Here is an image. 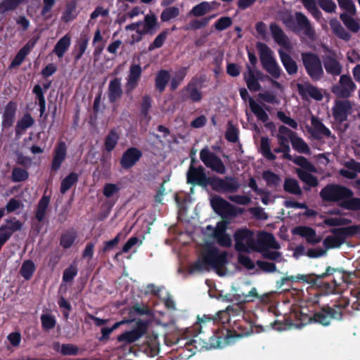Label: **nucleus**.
Masks as SVG:
<instances>
[{
	"label": "nucleus",
	"mask_w": 360,
	"mask_h": 360,
	"mask_svg": "<svg viewBox=\"0 0 360 360\" xmlns=\"http://www.w3.org/2000/svg\"><path fill=\"white\" fill-rule=\"evenodd\" d=\"M282 22L288 29L295 33L302 31L304 34L309 38H313L315 35V31L310 21L302 12H295V18L290 14L283 17Z\"/></svg>",
	"instance_id": "39448f33"
},
{
	"label": "nucleus",
	"mask_w": 360,
	"mask_h": 360,
	"mask_svg": "<svg viewBox=\"0 0 360 360\" xmlns=\"http://www.w3.org/2000/svg\"><path fill=\"white\" fill-rule=\"evenodd\" d=\"M146 326L142 322H139L136 328L126 331L117 336V342H123L124 345L131 344L140 338H141L146 333Z\"/></svg>",
	"instance_id": "6ab92c4d"
},
{
	"label": "nucleus",
	"mask_w": 360,
	"mask_h": 360,
	"mask_svg": "<svg viewBox=\"0 0 360 360\" xmlns=\"http://www.w3.org/2000/svg\"><path fill=\"white\" fill-rule=\"evenodd\" d=\"M70 44L71 37L69 34H66L57 41L54 46L53 52L58 58H62L68 50Z\"/></svg>",
	"instance_id": "58836bf2"
},
{
	"label": "nucleus",
	"mask_w": 360,
	"mask_h": 360,
	"mask_svg": "<svg viewBox=\"0 0 360 360\" xmlns=\"http://www.w3.org/2000/svg\"><path fill=\"white\" fill-rule=\"evenodd\" d=\"M79 180V174L76 172H72L67 175L60 183V192L62 194L66 193Z\"/></svg>",
	"instance_id": "37998d69"
},
{
	"label": "nucleus",
	"mask_w": 360,
	"mask_h": 360,
	"mask_svg": "<svg viewBox=\"0 0 360 360\" xmlns=\"http://www.w3.org/2000/svg\"><path fill=\"white\" fill-rule=\"evenodd\" d=\"M76 16V4L74 1L68 3L61 17L63 21L68 22L73 20Z\"/></svg>",
	"instance_id": "13d9d810"
},
{
	"label": "nucleus",
	"mask_w": 360,
	"mask_h": 360,
	"mask_svg": "<svg viewBox=\"0 0 360 360\" xmlns=\"http://www.w3.org/2000/svg\"><path fill=\"white\" fill-rule=\"evenodd\" d=\"M247 72L243 74L244 79L247 86L250 91L255 92L261 89V85L259 82V77L262 75L259 70L255 71L248 64H246Z\"/></svg>",
	"instance_id": "5701e85b"
},
{
	"label": "nucleus",
	"mask_w": 360,
	"mask_h": 360,
	"mask_svg": "<svg viewBox=\"0 0 360 360\" xmlns=\"http://www.w3.org/2000/svg\"><path fill=\"white\" fill-rule=\"evenodd\" d=\"M322 65H323L326 72L329 75L338 76L342 72V67L334 56H323L322 57Z\"/></svg>",
	"instance_id": "393cba45"
},
{
	"label": "nucleus",
	"mask_w": 360,
	"mask_h": 360,
	"mask_svg": "<svg viewBox=\"0 0 360 360\" xmlns=\"http://www.w3.org/2000/svg\"><path fill=\"white\" fill-rule=\"evenodd\" d=\"M18 105L15 101H9L6 106L2 114L1 127L3 129L11 128L15 120Z\"/></svg>",
	"instance_id": "4be33fe9"
},
{
	"label": "nucleus",
	"mask_w": 360,
	"mask_h": 360,
	"mask_svg": "<svg viewBox=\"0 0 360 360\" xmlns=\"http://www.w3.org/2000/svg\"><path fill=\"white\" fill-rule=\"evenodd\" d=\"M53 349L60 352L65 356H75L79 353V347L73 344H62L56 342L53 344Z\"/></svg>",
	"instance_id": "c03bdc74"
},
{
	"label": "nucleus",
	"mask_w": 360,
	"mask_h": 360,
	"mask_svg": "<svg viewBox=\"0 0 360 360\" xmlns=\"http://www.w3.org/2000/svg\"><path fill=\"white\" fill-rule=\"evenodd\" d=\"M143 27L141 30H136V33L141 35H153L159 27L158 18L154 13L147 14L144 17Z\"/></svg>",
	"instance_id": "bb28decb"
},
{
	"label": "nucleus",
	"mask_w": 360,
	"mask_h": 360,
	"mask_svg": "<svg viewBox=\"0 0 360 360\" xmlns=\"http://www.w3.org/2000/svg\"><path fill=\"white\" fill-rule=\"evenodd\" d=\"M329 25L333 34L338 38L346 41L350 40L352 37L351 34L342 26L337 18H334L330 19Z\"/></svg>",
	"instance_id": "c9c22d12"
},
{
	"label": "nucleus",
	"mask_w": 360,
	"mask_h": 360,
	"mask_svg": "<svg viewBox=\"0 0 360 360\" xmlns=\"http://www.w3.org/2000/svg\"><path fill=\"white\" fill-rule=\"evenodd\" d=\"M142 68L139 64H132L129 68L126 88L128 91L134 89L141 76Z\"/></svg>",
	"instance_id": "c756f323"
},
{
	"label": "nucleus",
	"mask_w": 360,
	"mask_h": 360,
	"mask_svg": "<svg viewBox=\"0 0 360 360\" xmlns=\"http://www.w3.org/2000/svg\"><path fill=\"white\" fill-rule=\"evenodd\" d=\"M120 135L115 129L109 131L104 139V148L108 153L112 152L117 145Z\"/></svg>",
	"instance_id": "a19ab883"
},
{
	"label": "nucleus",
	"mask_w": 360,
	"mask_h": 360,
	"mask_svg": "<svg viewBox=\"0 0 360 360\" xmlns=\"http://www.w3.org/2000/svg\"><path fill=\"white\" fill-rule=\"evenodd\" d=\"M126 321H121L115 323L111 327H103L101 330V336L98 338L100 342H107L110 339V334Z\"/></svg>",
	"instance_id": "052dcab7"
},
{
	"label": "nucleus",
	"mask_w": 360,
	"mask_h": 360,
	"mask_svg": "<svg viewBox=\"0 0 360 360\" xmlns=\"http://www.w3.org/2000/svg\"><path fill=\"white\" fill-rule=\"evenodd\" d=\"M27 0H2L0 3V12L15 10L20 4L27 3Z\"/></svg>",
	"instance_id": "6e6d98bb"
},
{
	"label": "nucleus",
	"mask_w": 360,
	"mask_h": 360,
	"mask_svg": "<svg viewBox=\"0 0 360 360\" xmlns=\"http://www.w3.org/2000/svg\"><path fill=\"white\" fill-rule=\"evenodd\" d=\"M186 74V68H182L176 72L175 76L172 79L170 83V89L172 91H174L178 88L181 82L184 79Z\"/></svg>",
	"instance_id": "69168bd1"
},
{
	"label": "nucleus",
	"mask_w": 360,
	"mask_h": 360,
	"mask_svg": "<svg viewBox=\"0 0 360 360\" xmlns=\"http://www.w3.org/2000/svg\"><path fill=\"white\" fill-rule=\"evenodd\" d=\"M301 58L305 71L311 79L314 82L321 80L324 75V71L320 57L309 51L302 53Z\"/></svg>",
	"instance_id": "1a4fd4ad"
},
{
	"label": "nucleus",
	"mask_w": 360,
	"mask_h": 360,
	"mask_svg": "<svg viewBox=\"0 0 360 360\" xmlns=\"http://www.w3.org/2000/svg\"><path fill=\"white\" fill-rule=\"evenodd\" d=\"M35 271L36 266L34 262L31 259H27L23 262L20 269V274L25 280L28 281L31 279Z\"/></svg>",
	"instance_id": "09e8293b"
},
{
	"label": "nucleus",
	"mask_w": 360,
	"mask_h": 360,
	"mask_svg": "<svg viewBox=\"0 0 360 360\" xmlns=\"http://www.w3.org/2000/svg\"><path fill=\"white\" fill-rule=\"evenodd\" d=\"M359 226L354 225L342 228H334L330 230L333 236H327L323 242L326 250L339 248L347 238L352 237L359 231Z\"/></svg>",
	"instance_id": "6e6552de"
},
{
	"label": "nucleus",
	"mask_w": 360,
	"mask_h": 360,
	"mask_svg": "<svg viewBox=\"0 0 360 360\" xmlns=\"http://www.w3.org/2000/svg\"><path fill=\"white\" fill-rule=\"evenodd\" d=\"M233 296L236 300L241 303L254 302L256 299L259 297L256 288H252L247 294L244 292H237L234 294Z\"/></svg>",
	"instance_id": "3c124183"
},
{
	"label": "nucleus",
	"mask_w": 360,
	"mask_h": 360,
	"mask_svg": "<svg viewBox=\"0 0 360 360\" xmlns=\"http://www.w3.org/2000/svg\"><path fill=\"white\" fill-rule=\"evenodd\" d=\"M292 148L298 153L308 154L310 152L309 146L306 142L297 134L290 140Z\"/></svg>",
	"instance_id": "5fc2aeb1"
},
{
	"label": "nucleus",
	"mask_w": 360,
	"mask_h": 360,
	"mask_svg": "<svg viewBox=\"0 0 360 360\" xmlns=\"http://www.w3.org/2000/svg\"><path fill=\"white\" fill-rule=\"evenodd\" d=\"M352 108L351 103L348 100L336 102L333 108V117L336 120L344 122L347 119Z\"/></svg>",
	"instance_id": "cd10ccee"
},
{
	"label": "nucleus",
	"mask_w": 360,
	"mask_h": 360,
	"mask_svg": "<svg viewBox=\"0 0 360 360\" xmlns=\"http://www.w3.org/2000/svg\"><path fill=\"white\" fill-rule=\"evenodd\" d=\"M89 41V37L86 34H81L80 37L77 40L74 51V58L76 62L80 60L85 53Z\"/></svg>",
	"instance_id": "f704fd0d"
},
{
	"label": "nucleus",
	"mask_w": 360,
	"mask_h": 360,
	"mask_svg": "<svg viewBox=\"0 0 360 360\" xmlns=\"http://www.w3.org/2000/svg\"><path fill=\"white\" fill-rule=\"evenodd\" d=\"M259 152L268 160L274 161L276 155L271 152V140L268 136H262L259 143Z\"/></svg>",
	"instance_id": "4c0bfd02"
},
{
	"label": "nucleus",
	"mask_w": 360,
	"mask_h": 360,
	"mask_svg": "<svg viewBox=\"0 0 360 360\" xmlns=\"http://www.w3.org/2000/svg\"><path fill=\"white\" fill-rule=\"evenodd\" d=\"M279 56L286 72L290 75H295L298 71V66L291 56L282 50L278 51Z\"/></svg>",
	"instance_id": "473e14b6"
},
{
	"label": "nucleus",
	"mask_w": 360,
	"mask_h": 360,
	"mask_svg": "<svg viewBox=\"0 0 360 360\" xmlns=\"http://www.w3.org/2000/svg\"><path fill=\"white\" fill-rule=\"evenodd\" d=\"M297 174L300 179L305 183L307 186L310 187H316L318 186V179L311 173L300 169L297 170Z\"/></svg>",
	"instance_id": "603ef678"
},
{
	"label": "nucleus",
	"mask_w": 360,
	"mask_h": 360,
	"mask_svg": "<svg viewBox=\"0 0 360 360\" xmlns=\"http://www.w3.org/2000/svg\"><path fill=\"white\" fill-rule=\"evenodd\" d=\"M77 238V233L75 229H72L70 230H68L61 234L60 238V245L64 249H68L72 247Z\"/></svg>",
	"instance_id": "79ce46f5"
},
{
	"label": "nucleus",
	"mask_w": 360,
	"mask_h": 360,
	"mask_svg": "<svg viewBox=\"0 0 360 360\" xmlns=\"http://www.w3.org/2000/svg\"><path fill=\"white\" fill-rule=\"evenodd\" d=\"M143 27L141 30H136V33L141 35H153L159 27L158 18L154 13L147 14L144 17Z\"/></svg>",
	"instance_id": "a878e982"
},
{
	"label": "nucleus",
	"mask_w": 360,
	"mask_h": 360,
	"mask_svg": "<svg viewBox=\"0 0 360 360\" xmlns=\"http://www.w3.org/2000/svg\"><path fill=\"white\" fill-rule=\"evenodd\" d=\"M340 18L345 25V27L354 33H356L360 30V25L359 22L355 20L352 15L347 13H342L340 15Z\"/></svg>",
	"instance_id": "49530a36"
},
{
	"label": "nucleus",
	"mask_w": 360,
	"mask_h": 360,
	"mask_svg": "<svg viewBox=\"0 0 360 360\" xmlns=\"http://www.w3.org/2000/svg\"><path fill=\"white\" fill-rule=\"evenodd\" d=\"M30 174L27 169L14 167L11 172V181L14 183L25 181L29 179Z\"/></svg>",
	"instance_id": "8fccbe9b"
},
{
	"label": "nucleus",
	"mask_w": 360,
	"mask_h": 360,
	"mask_svg": "<svg viewBox=\"0 0 360 360\" xmlns=\"http://www.w3.org/2000/svg\"><path fill=\"white\" fill-rule=\"evenodd\" d=\"M278 248V245L277 242L276 241L275 237L274 236L273 241H271L269 245L262 246L261 248H258V250H255V252H258L262 253V255L263 258L273 260V261H278L280 257H281V252L278 251H271L269 250L268 248Z\"/></svg>",
	"instance_id": "2f4dec72"
},
{
	"label": "nucleus",
	"mask_w": 360,
	"mask_h": 360,
	"mask_svg": "<svg viewBox=\"0 0 360 360\" xmlns=\"http://www.w3.org/2000/svg\"><path fill=\"white\" fill-rule=\"evenodd\" d=\"M240 96L241 98L246 101L248 100L249 105L251 109V111L255 115L257 118L262 121V122H265L269 120V117L268 114L265 112V110L260 106L253 98L249 96V94L245 88H241L239 90Z\"/></svg>",
	"instance_id": "f3484780"
},
{
	"label": "nucleus",
	"mask_w": 360,
	"mask_h": 360,
	"mask_svg": "<svg viewBox=\"0 0 360 360\" xmlns=\"http://www.w3.org/2000/svg\"><path fill=\"white\" fill-rule=\"evenodd\" d=\"M186 181L188 184L203 188L210 186L214 191L221 193H236L240 186L235 176H226L224 179L216 175L207 176L205 169L202 165L195 167L192 164L186 173Z\"/></svg>",
	"instance_id": "f03ea898"
},
{
	"label": "nucleus",
	"mask_w": 360,
	"mask_h": 360,
	"mask_svg": "<svg viewBox=\"0 0 360 360\" xmlns=\"http://www.w3.org/2000/svg\"><path fill=\"white\" fill-rule=\"evenodd\" d=\"M142 151L136 147L127 148L120 158V164L122 169H129L133 167L142 157Z\"/></svg>",
	"instance_id": "dca6fc26"
},
{
	"label": "nucleus",
	"mask_w": 360,
	"mask_h": 360,
	"mask_svg": "<svg viewBox=\"0 0 360 360\" xmlns=\"http://www.w3.org/2000/svg\"><path fill=\"white\" fill-rule=\"evenodd\" d=\"M32 92L35 94L36 98L39 102V112L41 116L46 110V100L44 98L43 89L39 84H36L33 88Z\"/></svg>",
	"instance_id": "bf43d9fd"
},
{
	"label": "nucleus",
	"mask_w": 360,
	"mask_h": 360,
	"mask_svg": "<svg viewBox=\"0 0 360 360\" xmlns=\"http://www.w3.org/2000/svg\"><path fill=\"white\" fill-rule=\"evenodd\" d=\"M269 29L274 41L279 45L286 46L289 43V39L283 30L276 22H271Z\"/></svg>",
	"instance_id": "72a5a7b5"
},
{
	"label": "nucleus",
	"mask_w": 360,
	"mask_h": 360,
	"mask_svg": "<svg viewBox=\"0 0 360 360\" xmlns=\"http://www.w3.org/2000/svg\"><path fill=\"white\" fill-rule=\"evenodd\" d=\"M34 124V120L31 114L27 112L17 122L15 127V134L16 138H20L25 131Z\"/></svg>",
	"instance_id": "7c9ffc66"
},
{
	"label": "nucleus",
	"mask_w": 360,
	"mask_h": 360,
	"mask_svg": "<svg viewBox=\"0 0 360 360\" xmlns=\"http://www.w3.org/2000/svg\"><path fill=\"white\" fill-rule=\"evenodd\" d=\"M336 271H340L338 269L328 266L325 272L316 274L314 273L309 274H297V276H290L283 278V281H289L291 282L302 281V283L309 284L311 287L317 289L323 295H329L333 293L335 288L338 285L335 279L333 283L323 281V279L329 276L333 275Z\"/></svg>",
	"instance_id": "20e7f679"
},
{
	"label": "nucleus",
	"mask_w": 360,
	"mask_h": 360,
	"mask_svg": "<svg viewBox=\"0 0 360 360\" xmlns=\"http://www.w3.org/2000/svg\"><path fill=\"white\" fill-rule=\"evenodd\" d=\"M351 189L338 184H328L320 191V196L325 202L343 201L353 196Z\"/></svg>",
	"instance_id": "9b49d317"
},
{
	"label": "nucleus",
	"mask_w": 360,
	"mask_h": 360,
	"mask_svg": "<svg viewBox=\"0 0 360 360\" xmlns=\"http://www.w3.org/2000/svg\"><path fill=\"white\" fill-rule=\"evenodd\" d=\"M217 4V2L212 1L211 4L207 1H202L192 8L189 12L190 15L195 17H201L205 15L213 9L212 5Z\"/></svg>",
	"instance_id": "ea45409f"
},
{
	"label": "nucleus",
	"mask_w": 360,
	"mask_h": 360,
	"mask_svg": "<svg viewBox=\"0 0 360 360\" xmlns=\"http://www.w3.org/2000/svg\"><path fill=\"white\" fill-rule=\"evenodd\" d=\"M278 144L283 150L282 158L288 160H292V157L290 154V147L289 145V139L285 136L277 135Z\"/></svg>",
	"instance_id": "864d4df0"
},
{
	"label": "nucleus",
	"mask_w": 360,
	"mask_h": 360,
	"mask_svg": "<svg viewBox=\"0 0 360 360\" xmlns=\"http://www.w3.org/2000/svg\"><path fill=\"white\" fill-rule=\"evenodd\" d=\"M262 178L269 187H276L280 185L281 181L280 176L271 170L264 171L262 174Z\"/></svg>",
	"instance_id": "4d7b16f0"
},
{
	"label": "nucleus",
	"mask_w": 360,
	"mask_h": 360,
	"mask_svg": "<svg viewBox=\"0 0 360 360\" xmlns=\"http://www.w3.org/2000/svg\"><path fill=\"white\" fill-rule=\"evenodd\" d=\"M311 123L313 128L309 129V132L315 140L319 141L323 139V136L326 138L331 136L332 134L330 130L326 127L318 117L312 116Z\"/></svg>",
	"instance_id": "b1692460"
},
{
	"label": "nucleus",
	"mask_w": 360,
	"mask_h": 360,
	"mask_svg": "<svg viewBox=\"0 0 360 360\" xmlns=\"http://www.w3.org/2000/svg\"><path fill=\"white\" fill-rule=\"evenodd\" d=\"M297 89L299 95L302 99H307V97L319 101L323 99V94L321 90L309 82L304 84L297 83Z\"/></svg>",
	"instance_id": "412c9836"
},
{
	"label": "nucleus",
	"mask_w": 360,
	"mask_h": 360,
	"mask_svg": "<svg viewBox=\"0 0 360 360\" xmlns=\"http://www.w3.org/2000/svg\"><path fill=\"white\" fill-rule=\"evenodd\" d=\"M179 15V9L176 6H171L164 9L160 15L162 22H167L176 18Z\"/></svg>",
	"instance_id": "338daca9"
},
{
	"label": "nucleus",
	"mask_w": 360,
	"mask_h": 360,
	"mask_svg": "<svg viewBox=\"0 0 360 360\" xmlns=\"http://www.w3.org/2000/svg\"><path fill=\"white\" fill-rule=\"evenodd\" d=\"M50 201L51 197L46 195H43L39 200L35 212V218L39 222H41L44 220Z\"/></svg>",
	"instance_id": "e433bc0d"
},
{
	"label": "nucleus",
	"mask_w": 360,
	"mask_h": 360,
	"mask_svg": "<svg viewBox=\"0 0 360 360\" xmlns=\"http://www.w3.org/2000/svg\"><path fill=\"white\" fill-rule=\"evenodd\" d=\"M217 315V316L204 315L202 318L198 317V323L193 326L195 335L193 339L186 342L184 345L186 349L191 352L190 356L204 349L208 350L222 347L223 338L215 333L216 328L213 326L217 321L221 320L220 316H226V313L219 311Z\"/></svg>",
	"instance_id": "f257e3e1"
},
{
	"label": "nucleus",
	"mask_w": 360,
	"mask_h": 360,
	"mask_svg": "<svg viewBox=\"0 0 360 360\" xmlns=\"http://www.w3.org/2000/svg\"><path fill=\"white\" fill-rule=\"evenodd\" d=\"M291 233L294 236L297 235L304 238L309 244L315 245L321 241V237L317 236L316 230L309 226H295L291 230Z\"/></svg>",
	"instance_id": "aec40b11"
},
{
	"label": "nucleus",
	"mask_w": 360,
	"mask_h": 360,
	"mask_svg": "<svg viewBox=\"0 0 360 360\" xmlns=\"http://www.w3.org/2000/svg\"><path fill=\"white\" fill-rule=\"evenodd\" d=\"M170 79L169 73L167 70H160L155 77V88L162 93L165 91L167 84H168Z\"/></svg>",
	"instance_id": "a18cd8bd"
},
{
	"label": "nucleus",
	"mask_w": 360,
	"mask_h": 360,
	"mask_svg": "<svg viewBox=\"0 0 360 360\" xmlns=\"http://www.w3.org/2000/svg\"><path fill=\"white\" fill-rule=\"evenodd\" d=\"M345 306L341 304H335L333 307L326 304L312 314L314 323L323 326H328L332 320H342Z\"/></svg>",
	"instance_id": "0eeeda50"
},
{
	"label": "nucleus",
	"mask_w": 360,
	"mask_h": 360,
	"mask_svg": "<svg viewBox=\"0 0 360 360\" xmlns=\"http://www.w3.org/2000/svg\"><path fill=\"white\" fill-rule=\"evenodd\" d=\"M283 189L285 192L295 195H300L302 194L298 181L293 178H286L285 179Z\"/></svg>",
	"instance_id": "de8ad7c7"
},
{
	"label": "nucleus",
	"mask_w": 360,
	"mask_h": 360,
	"mask_svg": "<svg viewBox=\"0 0 360 360\" xmlns=\"http://www.w3.org/2000/svg\"><path fill=\"white\" fill-rule=\"evenodd\" d=\"M202 255L207 265L215 269H221L228 263L227 252L226 251L220 252L214 246H207Z\"/></svg>",
	"instance_id": "ddd939ff"
},
{
	"label": "nucleus",
	"mask_w": 360,
	"mask_h": 360,
	"mask_svg": "<svg viewBox=\"0 0 360 360\" xmlns=\"http://www.w3.org/2000/svg\"><path fill=\"white\" fill-rule=\"evenodd\" d=\"M152 106V99L150 96L144 95L141 103V115L145 119L150 120L149 111Z\"/></svg>",
	"instance_id": "e2e57ef3"
},
{
	"label": "nucleus",
	"mask_w": 360,
	"mask_h": 360,
	"mask_svg": "<svg viewBox=\"0 0 360 360\" xmlns=\"http://www.w3.org/2000/svg\"><path fill=\"white\" fill-rule=\"evenodd\" d=\"M259 52L260 62L263 68L275 79L281 76V68L273 56V51L264 43L257 42L256 44Z\"/></svg>",
	"instance_id": "9d476101"
},
{
	"label": "nucleus",
	"mask_w": 360,
	"mask_h": 360,
	"mask_svg": "<svg viewBox=\"0 0 360 360\" xmlns=\"http://www.w3.org/2000/svg\"><path fill=\"white\" fill-rule=\"evenodd\" d=\"M206 80L205 75H195L188 83L179 91V98L181 102L191 101L193 103H199L202 99V92L200 91L202 84Z\"/></svg>",
	"instance_id": "423d86ee"
},
{
	"label": "nucleus",
	"mask_w": 360,
	"mask_h": 360,
	"mask_svg": "<svg viewBox=\"0 0 360 360\" xmlns=\"http://www.w3.org/2000/svg\"><path fill=\"white\" fill-rule=\"evenodd\" d=\"M67 146L64 141H59L53 153V159L51 164V172H57L61 167L63 162L67 157Z\"/></svg>",
	"instance_id": "a211bd4d"
},
{
	"label": "nucleus",
	"mask_w": 360,
	"mask_h": 360,
	"mask_svg": "<svg viewBox=\"0 0 360 360\" xmlns=\"http://www.w3.org/2000/svg\"><path fill=\"white\" fill-rule=\"evenodd\" d=\"M214 17V15H210V16L204 17V18H201L200 20H198V19L193 20L190 22L188 25L186 27V30H188L191 29V30H199L200 28L205 27L208 25L210 20L211 19H212Z\"/></svg>",
	"instance_id": "680f3d73"
},
{
	"label": "nucleus",
	"mask_w": 360,
	"mask_h": 360,
	"mask_svg": "<svg viewBox=\"0 0 360 360\" xmlns=\"http://www.w3.org/2000/svg\"><path fill=\"white\" fill-rule=\"evenodd\" d=\"M122 94L121 79L115 77L110 82L108 86V97L110 103H115L122 97Z\"/></svg>",
	"instance_id": "c85d7f7f"
},
{
	"label": "nucleus",
	"mask_w": 360,
	"mask_h": 360,
	"mask_svg": "<svg viewBox=\"0 0 360 360\" xmlns=\"http://www.w3.org/2000/svg\"><path fill=\"white\" fill-rule=\"evenodd\" d=\"M210 203L214 212L223 219L236 217L238 214H242L243 211V209L236 207L223 198L217 195L212 198Z\"/></svg>",
	"instance_id": "f8f14e48"
},
{
	"label": "nucleus",
	"mask_w": 360,
	"mask_h": 360,
	"mask_svg": "<svg viewBox=\"0 0 360 360\" xmlns=\"http://www.w3.org/2000/svg\"><path fill=\"white\" fill-rule=\"evenodd\" d=\"M235 249L240 252H249L250 250L255 251L264 245H269L273 241L274 235L267 232L259 234L257 240L254 237V233L247 229H239L233 234Z\"/></svg>",
	"instance_id": "7ed1b4c3"
},
{
	"label": "nucleus",
	"mask_w": 360,
	"mask_h": 360,
	"mask_svg": "<svg viewBox=\"0 0 360 360\" xmlns=\"http://www.w3.org/2000/svg\"><path fill=\"white\" fill-rule=\"evenodd\" d=\"M200 159L207 167L219 174H224L226 168L221 159L207 147L203 148L200 152Z\"/></svg>",
	"instance_id": "4468645a"
},
{
	"label": "nucleus",
	"mask_w": 360,
	"mask_h": 360,
	"mask_svg": "<svg viewBox=\"0 0 360 360\" xmlns=\"http://www.w3.org/2000/svg\"><path fill=\"white\" fill-rule=\"evenodd\" d=\"M318 6L327 13L336 12L337 6L333 0H316Z\"/></svg>",
	"instance_id": "774afa93"
},
{
	"label": "nucleus",
	"mask_w": 360,
	"mask_h": 360,
	"mask_svg": "<svg viewBox=\"0 0 360 360\" xmlns=\"http://www.w3.org/2000/svg\"><path fill=\"white\" fill-rule=\"evenodd\" d=\"M340 205L348 210L358 211L360 210V198H347L342 201Z\"/></svg>",
	"instance_id": "0e129e2a"
},
{
	"label": "nucleus",
	"mask_w": 360,
	"mask_h": 360,
	"mask_svg": "<svg viewBox=\"0 0 360 360\" xmlns=\"http://www.w3.org/2000/svg\"><path fill=\"white\" fill-rule=\"evenodd\" d=\"M356 85L349 75H342L339 82L333 87V93L338 98L347 99L352 96Z\"/></svg>",
	"instance_id": "2eb2a0df"
}]
</instances>
